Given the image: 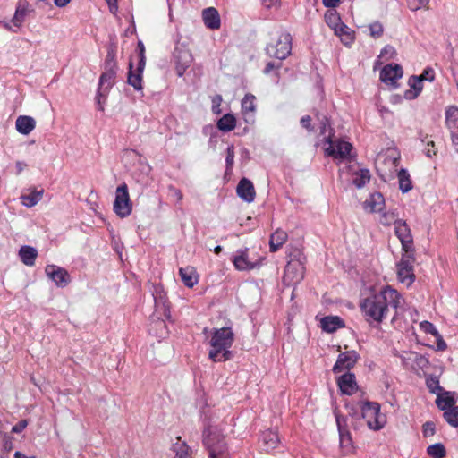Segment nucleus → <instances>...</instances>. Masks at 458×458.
<instances>
[{
  "mask_svg": "<svg viewBox=\"0 0 458 458\" xmlns=\"http://www.w3.org/2000/svg\"><path fill=\"white\" fill-rule=\"evenodd\" d=\"M153 297L155 302V311L153 317L160 320V326L165 327L164 320L169 319L171 317L170 306L167 302L166 294L164 293L160 286H155Z\"/></svg>",
  "mask_w": 458,
  "mask_h": 458,
  "instance_id": "9",
  "label": "nucleus"
},
{
  "mask_svg": "<svg viewBox=\"0 0 458 458\" xmlns=\"http://www.w3.org/2000/svg\"><path fill=\"white\" fill-rule=\"evenodd\" d=\"M45 272L48 278L55 282L58 287H65L71 281L68 272L56 265H47L45 268Z\"/></svg>",
  "mask_w": 458,
  "mask_h": 458,
  "instance_id": "13",
  "label": "nucleus"
},
{
  "mask_svg": "<svg viewBox=\"0 0 458 458\" xmlns=\"http://www.w3.org/2000/svg\"><path fill=\"white\" fill-rule=\"evenodd\" d=\"M202 18L205 25L211 30L220 28V16L217 10L214 7H208L203 10Z\"/></svg>",
  "mask_w": 458,
  "mask_h": 458,
  "instance_id": "21",
  "label": "nucleus"
},
{
  "mask_svg": "<svg viewBox=\"0 0 458 458\" xmlns=\"http://www.w3.org/2000/svg\"><path fill=\"white\" fill-rule=\"evenodd\" d=\"M394 232L401 242L403 252H414L412 235L406 222L402 219L395 222Z\"/></svg>",
  "mask_w": 458,
  "mask_h": 458,
  "instance_id": "11",
  "label": "nucleus"
},
{
  "mask_svg": "<svg viewBox=\"0 0 458 458\" xmlns=\"http://www.w3.org/2000/svg\"><path fill=\"white\" fill-rule=\"evenodd\" d=\"M138 48H139V57H140L138 64H140V67H145V64H146V58H145V54H144L145 47L141 41H139Z\"/></svg>",
  "mask_w": 458,
  "mask_h": 458,
  "instance_id": "58",
  "label": "nucleus"
},
{
  "mask_svg": "<svg viewBox=\"0 0 458 458\" xmlns=\"http://www.w3.org/2000/svg\"><path fill=\"white\" fill-rule=\"evenodd\" d=\"M320 324L321 328L327 333H333L344 327V320L338 316H327L321 319Z\"/></svg>",
  "mask_w": 458,
  "mask_h": 458,
  "instance_id": "25",
  "label": "nucleus"
},
{
  "mask_svg": "<svg viewBox=\"0 0 458 458\" xmlns=\"http://www.w3.org/2000/svg\"><path fill=\"white\" fill-rule=\"evenodd\" d=\"M327 141L329 143V147L326 148L328 156L336 159H347L350 157L352 149L351 143L344 140L333 141L330 136L327 138Z\"/></svg>",
  "mask_w": 458,
  "mask_h": 458,
  "instance_id": "10",
  "label": "nucleus"
},
{
  "mask_svg": "<svg viewBox=\"0 0 458 458\" xmlns=\"http://www.w3.org/2000/svg\"><path fill=\"white\" fill-rule=\"evenodd\" d=\"M426 385L429 392L432 394H438L443 391V388L440 386L439 380L437 377H428L426 379Z\"/></svg>",
  "mask_w": 458,
  "mask_h": 458,
  "instance_id": "43",
  "label": "nucleus"
},
{
  "mask_svg": "<svg viewBox=\"0 0 458 458\" xmlns=\"http://www.w3.org/2000/svg\"><path fill=\"white\" fill-rule=\"evenodd\" d=\"M420 81H433L435 80V72L434 70L431 67H427L424 69L422 73L418 76Z\"/></svg>",
  "mask_w": 458,
  "mask_h": 458,
  "instance_id": "53",
  "label": "nucleus"
},
{
  "mask_svg": "<svg viewBox=\"0 0 458 458\" xmlns=\"http://www.w3.org/2000/svg\"><path fill=\"white\" fill-rule=\"evenodd\" d=\"M422 432L425 437L433 436L436 432V427L434 422L427 421L426 423H424L422 427Z\"/></svg>",
  "mask_w": 458,
  "mask_h": 458,
  "instance_id": "55",
  "label": "nucleus"
},
{
  "mask_svg": "<svg viewBox=\"0 0 458 458\" xmlns=\"http://www.w3.org/2000/svg\"><path fill=\"white\" fill-rule=\"evenodd\" d=\"M292 51V36L286 31H276L266 47L268 56L277 60H284Z\"/></svg>",
  "mask_w": 458,
  "mask_h": 458,
  "instance_id": "4",
  "label": "nucleus"
},
{
  "mask_svg": "<svg viewBox=\"0 0 458 458\" xmlns=\"http://www.w3.org/2000/svg\"><path fill=\"white\" fill-rule=\"evenodd\" d=\"M359 354L355 351L342 352L338 355L337 360L333 367L334 373H340L351 369L357 362Z\"/></svg>",
  "mask_w": 458,
  "mask_h": 458,
  "instance_id": "14",
  "label": "nucleus"
},
{
  "mask_svg": "<svg viewBox=\"0 0 458 458\" xmlns=\"http://www.w3.org/2000/svg\"><path fill=\"white\" fill-rule=\"evenodd\" d=\"M414 357V360L412 362H415L417 364V366L420 369H423L425 367H427L428 365V360L427 358H425L423 355L418 353V352H413V354H411V357Z\"/></svg>",
  "mask_w": 458,
  "mask_h": 458,
  "instance_id": "54",
  "label": "nucleus"
},
{
  "mask_svg": "<svg viewBox=\"0 0 458 458\" xmlns=\"http://www.w3.org/2000/svg\"><path fill=\"white\" fill-rule=\"evenodd\" d=\"M403 76V68L397 64L385 65L380 72V80L386 85L397 87V81Z\"/></svg>",
  "mask_w": 458,
  "mask_h": 458,
  "instance_id": "12",
  "label": "nucleus"
},
{
  "mask_svg": "<svg viewBox=\"0 0 458 458\" xmlns=\"http://www.w3.org/2000/svg\"><path fill=\"white\" fill-rule=\"evenodd\" d=\"M233 265L238 270H250L255 264L249 260L248 249L239 250L233 259Z\"/></svg>",
  "mask_w": 458,
  "mask_h": 458,
  "instance_id": "23",
  "label": "nucleus"
},
{
  "mask_svg": "<svg viewBox=\"0 0 458 458\" xmlns=\"http://www.w3.org/2000/svg\"><path fill=\"white\" fill-rule=\"evenodd\" d=\"M335 33L341 38V40L345 45L352 43L354 39L353 31L347 26L345 30L335 31Z\"/></svg>",
  "mask_w": 458,
  "mask_h": 458,
  "instance_id": "44",
  "label": "nucleus"
},
{
  "mask_svg": "<svg viewBox=\"0 0 458 458\" xmlns=\"http://www.w3.org/2000/svg\"><path fill=\"white\" fill-rule=\"evenodd\" d=\"M222 96L221 95H216L212 98V111L214 114H220V105L222 103Z\"/></svg>",
  "mask_w": 458,
  "mask_h": 458,
  "instance_id": "57",
  "label": "nucleus"
},
{
  "mask_svg": "<svg viewBox=\"0 0 458 458\" xmlns=\"http://www.w3.org/2000/svg\"><path fill=\"white\" fill-rule=\"evenodd\" d=\"M397 53L393 46L386 45L380 52V57L386 58V60L395 58Z\"/></svg>",
  "mask_w": 458,
  "mask_h": 458,
  "instance_id": "49",
  "label": "nucleus"
},
{
  "mask_svg": "<svg viewBox=\"0 0 458 458\" xmlns=\"http://www.w3.org/2000/svg\"><path fill=\"white\" fill-rule=\"evenodd\" d=\"M179 274L183 284L189 288H192L198 283V275L191 267H181Z\"/></svg>",
  "mask_w": 458,
  "mask_h": 458,
  "instance_id": "27",
  "label": "nucleus"
},
{
  "mask_svg": "<svg viewBox=\"0 0 458 458\" xmlns=\"http://www.w3.org/2000/svg\"><path fill=\"white\" fill-rule=\"evenodd\" d=\"M326 21L328 26L335 31H342L346 29V25L341 21L340 17L336 13L326 14Z\"/></svg>",
  "mask_w": 458,
  "mask_h": 458,
  "instance_id": "39",
  "label": "nucleus"
},
{
  "mask_svg": "<svg viewBox=\"0 0 458 458\" xmlns=\"http://www.w3.org/2000/svg\"><path fill=\"white\" fill-rule=\"evenodd\" d=\"M409 85L412 89L411 90H407L404 93V97L406 99H414L416 98L422 91L423 86L422 81L419 79V77L413 75L409 79Z\"/></svg>",
  "mask_w": 458,
  "mask_h": 458,
  "instance_id": "31",
  "label": "nucleus"
},
{
  "mask_svg": "<svg viewBox=\"0 0 458 458\" xmlns=\"http://www.w3.org/2000/svg\"><path fill=\"white\" fill-rule=\"evenodd\" d=\"M425 154L428 157H432L437 154V149L435 148V143L433 141L428 142L425 148Z\"/></svg>",
  "mask_w": 458,
  "mask_h": 458,
  "instance_id": "62",
  "label": "nucleus"
},
{
  "mask_svg": "<svg viewBox=\"0 0 458 458\" xmlns=\"http://www.w3.org/2000/svg\"><path fill=\"white\" fill-rule=\"evenodd\" d=\"M28 425V422L26 420H20L17 424H15L13 428H12V432L13 433H21V431H23L25 429V428L27 427Z\"/></svg>",
  "mask_w": 458,
  "mask_h": 458,
  "instance_id": "61",
  "label": "nucleus"
},
{
  "mask_svg": "<svg viewBox=\"0 0 458 458\" xmlns=\"http://www.w3.org/2000/svg\"><path fill=\"white\" fill-rule=\"evenodd\" d=\"M288 235L286 232L283 230H276L274 233L271 234L269 240V249L271 252H276L286 242Z\"/></svg>",
  "mask_w": 458,
  "mask_h": 458,
  "instance_id": "29",
  "label": "nucleus"
},
{
  "mask_svg": "<svg viewBox=\"0 0 458 458\" xmlns=\"http://www.w3.org/2000/svg\"><path fill=\"white\" fill-rule=\"evenodd\" d=\"M455 403V399L451 395V393L449 392H444L443 390L438 394H437L436 403L437 407L442 411H445L452 407H454Z\"/></svg>",
  "mask_w": 458,
  "mask_h": 458,
  "instance_id": "30",
  "label": "nucleus"
},
{
  "mask_svg": "<svg viewBox=\"0 0 458 458\" xmlns=\"http://www.w3.org/2000/svg\"><path fill=\"white\" fill-rule=\"evenodd\" d=\"M115 73V63L113 57L108 54L106 58V71L100 76L98 89H106L108 90L114 83Z\"/></svg>",
  "mask_w": 458,
  "mask_h": 458,
  "instance_id": "16",
  "label": "nucleus"
},
{
  "mask_svg": "<svg viewBox=\"0 0 458 458\" xmlns=\"http://www.w3.org/2000/svg\"><path fill=\"white\" fill-rule=\"evenodd\" d=\"M337 385L340 391L344 394L352 395L357 389L358 386L355 380V376L352 373L346 372L337 379Z\"/></svg>",
  "mask_w": 458,
  "mask_h": 458,
  "instance_id": "18",
  "label": "nucleus"
},
{
  "mask_svg": "<svg viewBox=\"0 0 458 458\" xmlns=\"http://www.w3.org/2000/svg\"><path fill=\"white\" fill-rule=\"evenodd\" d=\"M428 3L429 0H409L408 6L411 11L415 12L421 8L427 7Z\"/></svg>",
  "mask_w": 458,
  "mask_h": 458,
  "instance_id": "52",
  "label": "nucleus"
},
{
  "mask_svg": "<svg viewBox=\"0 0 458 458\" xmlns=\"http://www.w3.org/2000/svg\"><path fill=\"white\" fill-rule=\"evenodd\" d=\"M362 418L366 420L367 426L373 430L381 429L386 423V416L381 413L380 405L376 402H360Z\"/></svg>",
  "mask_w": 458,
  "mask_h": 458,
  "instance_id": "6",
  "label": "nucleus"
},
{
  "mask_svg": "<svg viewBox=\"0 0 458 458\" xmlns=\"http://www.w3.org/2000/svg\"><path fill=\"white\" fill-rule=\"evenodd\" d=\"M237 195L245 202L251 203L256 197L253 183L247 178H242L236 188Z\"/></svg>",
  "mask_w": 458,
  "mask_h": 458,
  "instance_id": "17",
  "label": "nucleus"
},
{
  "mask_svg": "<svg viewBox=\"0 0 458 458\" xmlns=\"http://www.w3.org/2000/svg\"><path fill=\"white\" fill-rule=\"evenodd\" d=\"M420 327L425 333L430 334L434 336H439V333H438L437 329L432 323H430L428 321H422L420 324Z\"/></svg>",
  "mask_w": 458,
  "mask_h": 458,
  "instance_id": "51",
  "label": "nucleus"
},
{
  "mask_svg": "<svg viewBox=\"0 0 458 458\" xmlns=\"http://www.w3.org/2000/svg\"><path fill=\"white\" fill-rule=\"evenodd\" d=\"M234 147L231 145L226 149V157H225V164H226V173H230L233 166L234 162Z\"/></svg>",
  "mask_w": 458,
  "mask_h": 458,
  "instance_id": "45",
  "label": "nucleus"
},
{
  "mask_svg": "<svg viewBox=\"0 0 458 458\" xmlns=\"http://www.w3.org/2000/svg\"><path fill=\"white\" fill-rule=\"evenodd\" d=\"M174 57L176 65V73L181 77L192 63L191 53L185 48H176L174 53Z\"/></svg>",
  "mask_w": 458,
  "mask_h": 458,
  "instance_id": "15",
  "label": "nucleus"
},
{
  "mask_svg": "<svg viewBox=\"0 0 458 458\" xmlns=\"http://www.w3.org/2000/svg\"><path fill=\"white\" fill-rule=\"evenodd\" d=\"M369 31L372 38H377L383 34V25L379 21H375L369 25Z\"/></svg>",
  "mask_w": 458,
  "mask_h": 458,
  "instance_id": "48",
  "label": "nucleus"
},
{
  "mask_svg": "<svg viewBox=\"0 0 458 458\" xmlns=\"http://www.w3.org/2000/svg\"><path fill=\"white\" fill-rule=\"evenodd\" d=\"M173 445V451L175 454L174 458H192L191 449L185 442H181V437Z\"/></svg>",
  "mask_w": 458,
  "mask_h": 458,
  "instance_id": "32",
  "label": "nucleus"
},
{
  "mask_svg": "<svg viewBox=\"0 0 458 458\" xmlns=\"http://www.w3.org/2000/svg\"><path fill=\"white\" fill-rule=\"evenodd\" d=\"M427 453L432 458H444L446 454L445 448L441 443L429 445L427 448Z\"/></svg>",
  "mask_w": 458,
  "mask_h": 458,
  "instance_id": "40",
  "label": "nucleus"
},
{
  "mask_svg": "<svg viewBox=\"0 0 458 458\" xmlns=\"http://www.w3.org/2000/svg\"><path fill=\"white\" fill-rule=\"evenodd\" d=\"M27 13V4L25 3H19L12 20L13 26L19 29L21 26L22 22L24 21Z\"/></svg>",
  "mask_w": 458,
  "mask_h": 458,
  "instance_id": "36",
  "label": "nucleus"
},
{
  "mask_svg": "<svg viewBox=\"0 0 458 458\" xmlns=\"http://www.w3.org/2000/svg\"><path fill=\"white\" fill-rule=\"evenodd\" d=\"M311 118L309 115L303 116L301 119V124L303 128L307 129L308 131H312L313 128L311 127Z\"/></svg>",
  "mask_w": 458,
  "mask_h": 458,
  "instance_id": "63",
  "label": "nucleus"
},
{
  "mask_svg": "<svg viewBox=\"0 0 458 458\" xmlns=\"http://www.w3.org/2000/svg\"><path fill=\"white\" fill-rule=\"evenodd\" d=\"M380 213V223L384 225H390L392 224L395 225V222L400 220L397 218V214L394 211H382Z\"/></svg>",
  "mask_w": 458,
  "mask_h": 458,
  "instance_id": "42",
  "label": "nucleus"
},
{
  "mask_svg": "<svg viewBox=\"0 0 458 458\" xmlns=\"http://www.w3.org/2000/svg\"><path fill=\"white\" fill-rule=\"evenodd\" d=\"M403 302L402 295L396 290L386 286L379 293L365 298L360 306L368 322L380 323L386 317L389 307L397 310Z\"/></svg>",
  "mask_w": 458,
  "mask_h": 458,
  "instance_id": "1",
  "label": "nucleus"
},
{
  "mask_svg": "<svg viewBox=\"0 0 458 458\" xmlns=\"http://www.w3.org/2000/svg\"><path fill=\"white\" fill-rule=\"evenodd\" d=\"M370 180V173L368 169H360L359 172L355 173L352 178V183L358 188L360 189L365 186Z\"/></svg>",
  "mask_w": 458,
  "mask_h": 458,
  "instance_id": "37",
  "label": "nucleus"
},
{
  "mask_svg": "<svg viewBox=\"0 0 458 458\" xmlns=\"http://www.w3.org/2000/svg\"><path fill=\"white\" fill-rule=\"evenodd\" d=\"M114 211L122 218L129 216L132 211V203L125 182L116 188Z\"/></svg>",
  "mask_w": 458,
  "mask_h": 458,
  "instance_id": "7",
  "label": "nucleus"
},
{
  "mask_svg": "<svg viewBox=\"0 0 458 458\" xmlns=\"http://www.w3.org/2000/svg\"><path fill=\"white\" fill-rule=\"evenodd\" d=\"M436 337H437V350H439V351L445 350L447 345H446V343L442 338V336L439 335V336H436Z\"/></svg>",
  "mask_w": 458,
  "mask_h": 458,
  "instance_id": "64",
  "label": "nucleus"
},
{
  "mask_svg": "<svg viewBox=\"0 0 458 458\" xmlns=\"http://www.w3.org/2000/svg\"><path fill=\"white\" fill-rule=\"evenodd\" d=\"M385 206V199L379 192L370 194L369 198L364 201V209L370 212H382Z\"/></svg>",
  "mask_w": 458,
  "mask_h": 458,
  "instance_id": "19",
  "label": "nucleus"
},
{
  "mask_svg": "<svg viewBox=\"0 0 458 458\" xmlns=\"http://www.w3.org/2000/svg\"><path fill=\"white\" fill-rule=\"evenodd\" d=\"M236 126V119L231 114H226L223 115L217 121V128L225 132L233 131Z\"/></svg>",
  "mask_w": 458,
  "mask_h": 458,
  "instance_id": "35",
  "label": "nucleus"
},
{
  "mask_svg": "<svg viewBox=\"0 0 458 458\" xmlns=\"http://www.w3.org/2000/svg\"><path fill=\"white\" fill-rule=\"evenodd\" d=\"M414 352H403V354H401L399 357L402 360V362L404 366L408 367L410 366V362L413 361L414 357H411V354H413Z\"/></svg>",
  "mask_w": 458,
  "mask_h": 458,
  "instance_id": "59",
  "label": "nucleus"
},
{
  "mask_svg": "<svg viewBox=\"0 0 458 458\" xmlns=\"http://www.w3.org/2000/svg\"><path fill=\"white\" fill-rule=\"evenodd\" d=\"M107 93H108V90L106 89H98V90L96 99H97L98 109L99 111H104V106H105V102L106 99Z\"/></svg>",
  "mask_w": 458,
  "mask_h": 458,
  "instance_id": "47",
  "label": "nucleus"
},
{
  "mask_svg": "<svg viewBox=\"0 0 458 458\" xmlns=\"http://www.w3.org/2000/svg\"><path fill=\"white\" fill-rule=\"evenodd\" d=\"M255 111V96L251 94H246L242 100V112L245 116L246 122L252 123L254 121Z\"/></svg>",
  "mask_w": 458,
  "mask_h": 458,
  "instance_id": "24",
  "label": "nucleus"
},
{
  "mask_svg": "<svg viewBox=\"0 0 458 458\" xmlns=\"http://www.w3.org/2000/svg\"><path fill=\"white\" fill-rule=\"evenodd\" d=\"M19 256L26 266H34L38 251L34 247L24 245L21 246L19 250Z\"/></svg>",
  "mask_w": 458,
  "mask_h": 458,
  "instance_id": "28",
  "label": "nucleus"
},
{
  "mask_svg": "<svg viewBox=\"0 0 458 458\" xmlns=\"http://www.w3.org/2000/svg\"><path fill=\"white\" fill-rule=\"evenodd\" d=\"M282 60H278L277 62H268L264 70H263V72L265 74H269L271 73L273 71L276 72V75L278 76V70L282 67V63H281Z\"/></svg>",
  "mask_w": 458,
  "mask_h": 458,
  "instance_id": "50",
  "label": "nucleus"
},
{
  "mask_svg": "<svg viewBox=\"0 0 458 458\" xmlns=\"http://www.w3.org/2000/svg\"><path fill=\"white\" fill-rule=\"evenodd\" d=\"M129 68L127 82L132 86L135 90H140L142 89V73L145 67H140V64H138L136 70H133V65L131 62Z\"/></svg>",
  "mask_w": 458,
  "mask_h": 458,
  "instance_id": "20",
  "label": "nucleus"
},
{
  "mask_svg": "<svg viewBox=\"0 0 458 458\" xmlns=\"http://www.w3.org/2000/svg\"><path fill=\"white\" fill-rule=\"evenodd\" d=\"M288 261L283 280L286 284H296L304 278L305 267L302 262V254L300 250L295 249L289 253Z\"/></svg>",
  "mask_w": 458,
  "mask_h": 458,
  "instance_id": "5",
  "label": "nucleus"
},
{
  "mask_svg": "<svg viewBox=\"0 0 458 458\" xmlns=\"http://www.w3.org/2000/svg\"><path fill=\"white\" fill-rule=\"evenodd\" d=\"M43 190L40 191H32L30 194L21 195V200L23 206L27 208H32L37 205L42 199Z\"/></svg>",
  "mask_w": 458,
  "mask_h": 458,
  "instance_id": "34",
  "label": "nucleus"
},
{
  "mask_svg": "<svg viewBox=\"0 0 458 458\" xmlns=\"http://www.w3.org/2000/svg\"><path fill=\"white\" fill-rule=\"evenodd\" d=\"M400 161L399 156L387 155L385 157L384 162L391 166L392 169L396 170Z\"/></svg>",
  "mask_w": 458,
  "mask_h": 458,
  "instance_id": "56",
  "label": "nucleus"
},
{
  "mask_svg": "<svg viewBox=\"0 0 458 458\" xmlns=\"http://www.w3.org/2000/svg\"><path fill=\"white\" fill-rule=\"evenodd\" d=\"M414 252H403L397 264V276L401 283L411 285L415 280L413 264Z\"/></svg>",
  "mask_w": 458,
  "mask_h": 458,
  "instance_id": "8",
  "label": "nucleus"
},
{
  "mask_svg": "<svg viewBox=\"0 0 458 458\" xmlns=\"http://www.w3.org/2000/svg\"><path fill=\"white\" fill-rule=\"evenodd\" d=\"M444 418L453 427H458V406L452 407L444 412Z\"/></svg>",
  "mask_w": 458,
  "mask_h": 458,
  "instance_id": "41",
  "label": "nucleus"
},
{
  "mask_svg": "<svg viewBox=\"0 0 458 458\" xmlns=\"http://www.w3.org/2000/svg\"><path fill=\"white\" fill-rule=\"evenodd\" d=\"M140 158V154L133 149H125L123 153V160L125 163H133Z\"/></svg>",
  "mask_w": 458,
  "mask_h": 458,
  "instance_id": "46",
  "label": "nucleus"
},
{
  "mask_svg": "<svg viewBox=\"0 0 458 458\" xmlns=\"http://www.w3.org/2000/svg\"><path fill=\"white\" fill-rule=\"evenodd\" d=\"M399 189L403 193H406L412 189V182L408 171L404 168L399 170L397 174Z\"/></svg>",
  "mask_w": 458,
  "mask_h": 458,
  "instance_id": "33",
  "label": "nucleus"
},
{
  "mask_svg": "<svg viewBox=\"0 0 458 458\" xmlns=\"http://www.w3.org/2000/svg\"><path fill=\"white\" fill-rule=\"evenodd\" d=\"M36 127V121L33 117L28 115H20L15 122L17 131L22 135L30 134Z\"/></svg>",
  "mask_w": 458,
  "mask_h": 458,
  "instance_id": "22",
  "label": "nucleus"
},
{
  "mask_svg": "<svg viewBox=\"0 0 458 458\" xmlns=\"http://www.w3.org/2000/svg\"><path fill=\"white\" fill-rule=\"evenodd\" d=\"M168 191L171 196L174 197L178 202H181L182 200V193L179 189L170 185L168 187Z\"/></svg>",
  "mask_w": 458,
  "mask_h": 458,
  "instance_id": "60",
  "label": "nucleus"
},
{
  "mask_svg": "<svg viewBox=\"0 0 458 458\" xmlns=\"http://www.w3.org/2000/svg\"><path fill=\"white\" fill-rule=\"evenodd\" d=\"M458 122V107L450 106L445 110V124L449 129L454 128Z\"/></svg>",
  "mask_w": 458,
  "mask_h": 458,
  "instance_id": "38",
  "label": "nucleus"
},
{
  "mask_svg": "<svg viewBox=\"0 0 458 458\" xmlns=\"http://www.w3.org/2000/svg\"><path fill=\"white\" fill-rule=\"evenodd\" d=\"M279 441V437L276 430L268 429L261 435V442L267 451L275 449L278 445Z\"/></svg>",
  "mask_w": 458,
  "mask_h": 458,
  "instance_id": "26",
  "label": "nucleus"
},
{
  "mask_svg": "<svg viewBox=\"0 0 458 458\" xmlns=\"http://www.w3.org/2000/svg\"><path fill=\"white\" fill-rule=\"evenodd\" d=\"M210 350L208 358L214 362H222L231 359L230 348L234 340V334L231 327L214 328L210 331Z\"/></svg>",
  "mask_w": 458,
  "mask_h": 458,
  "instance_id": "2",
  "label": "nucleus"
},
{
  "mask_svg": "<svg viewBox=\"0 0 458 458\" xmlns=\"http://www.w3.org/2000/svg\"><path fill=\"white\" fill-rule=\"evenodd\" d=\"M203 444L208 450L209 458H229L224 437L216 428L209 426L204 430Z\"/></svg>",
  "mask_w": 458,
  "mask_h": 458,
  "instance_id": "3",
  "label": "nucleus"
}]
</instances>
